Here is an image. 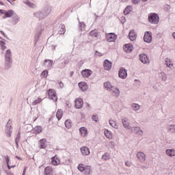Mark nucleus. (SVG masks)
Instances as JSON below:
<instances>
[{"label": "nucleus", "instance_id": "37998d69", "mask_svg": "<svg viewBox=\"0 0 175 175\" xmlns=\"http://www.w3.org/2000/svg\"><path fill=\"white\" fill-rule=\"evenodd\" d=\"M111 91H112V92L115 94L116 96H120V94L121 92L120 91V89L118 88H115V89Z\"/></svg>", "mask_w": 175, "mask_h": 175}, {"label": "nucleus", "instance_id": "b1692460", "mask_svg": "<svg viewBox=\"0 0 175 175\" xmlns=\"http://www.w3.org/2000/svg\"><path fill=\"white\" fill-rule=\"evenodd\" d=\"M44 175H53V168L50 166H47L44 169Z\"/></svg>", "mask_w": 175, "mask_h": 175}, {"label": "nucleus", "instance_id": "c756f323", "mask_svg": "<svg viewBox=\"0 0 175 175\" xmlns=\"http://www.w3.org/2000/svg\"><path fill=\"white\" fill-rule=\"evenodd\" d=\"M102 161H109L110 159V153L105 152L101 157Z\"/></svg>", "mask_w": 175, "mask_h": 175}, {"label": "nucleus", "instance_id": "f8f14e48", "mask_svg": "<svg viewBox=\"0 0 175 175\" xmlns=\"http://www.w3.org/2000/svg\"><path fill=\"white\" fill-rule=\"evenodd\" d=\"M80 152L83 157H88V155L91 154V152L90 151V148L87 146L81 147Z\"/></svg>", "mask_w": 175, "mask_h": 175}, {"label": "nucleus", "instance_id": "72a5a7b5", "mask_svg": "<svg viewBox=\"0 0 175 175\" xmlns=\"http://www.w3.org/2000/svg\"><path fill=\"white\" fill-rule=\"evenodd\" d=\"M59 35H64L66 32V29H65V25H61V27L59 28L58 31Z\"/></svg>", "mask_w": 175, "mask_h": 175}, {"label": "nucleus", "instance_id": "f704fd0d", "mask_svg": "<svg viewBox=\"0 0 175 175\" xmlns=\"http://www.w3.org/2000/svg\"><path fill=\"white\" fill-rule=\"evenodd\" d=\"M167 131H168V132H170L171 133H175V124L168 125Z\"/></svg>", "mask_w": 175, "mask_h": 175}, {"label": "nucleus", "instance_id": "c85d7f7f", "mask_svg": "<svg viewBox=\"0 0 175 175\" xmlns=\"http://www.w3.org/2000/svg\"><path fill=\"white\" fill-rule=\"evenodd\" d=\"M122 122L123 124V126L124 129H126L127 131H129L131 129V126H129V123H126V118H123L122 120Z\"/></svg>", "mask_w": 175, "mask_h": 175}, {"label": "nucleus", "instance_id": "5701e85b", "mask_svg": "<svg viewBox=\"0 0 175 175\" xmlns=\"http://www.w3.org/2000/svg\"><path fill=\"white\" fill-rule=\"evenodd\" d=\"M16 14V12L13 10H9L8 11H5V17H8V18H10V17H12Z\"/></svg>", "mask_w": 175, "mask_h": 175}, {"label": "nucleus", "instance_id": "bf43d9fd", "mask_svg": "<svg viewBox=\"0 0 175 175\" xmlns=\"http://www.w3.org/2000/svg\"><path fill=\"white\" fill-rule=\"evenodd\" d=\"M20 139H21V137H16L15 139V143H18L20 142Z\"/></svg>", "mask_w": 175, "mask_h": 175}, {"label": "nucleus", "instance_id": "a878e982", "mask_svg": "<svg viewBox=\"0 0 175 175\" xmlns=\"http://www.w3.org/2000/svg\"><path fill=\"white\" fill-rule=\"evenodd\" d=\"M43 127L42 126H36L33 129V132L36 133V135H39L42 132Z\"/></svg>", "mask_w": 175, "mask_h": 175}, {"label": "nucleus", "instance_id": "ddd939ff", "mask_svg": "<svg viewBox=\"0 0 175 175\" xmlns=\"http://www.w3.org/2000/svg\"><path fill=\"white\" fill-rule=\"evenodd\" d=\"M79 135L81 137H87L88 136V129L85 126L80 127L79 129Z\"/></svg>", "mask_w": 175, "mask_h": 175}, {"label": "nucleus", "instance_id": "3c124183", "mask_svg": "<svg viewBox=\"0 0 175 175\" xmlns=\"http://www.w3.org/2000/svg\"><path fill=\"white\" fill-rule=\"evenodd\" d=\"M42 76H43V77H47V76H49V70H45L42 72Z\"/></svg>", "mask_w": 175, "mask_h": 175}, {"label": "nucleus", "instance_id": "2f4dec72", "mask_svg": "<svg viewBox=\"0 0 175 175\" xmlns=\"http://www.w3.org/2000/svg\"><path fill=\"white\" fill-rule=\"evenodd\" d=\"M62 116H64V111H62V109H58L56 113L58 121L62 118Z\"/></svg>", "mask_w": 175, "mask_h": 175}, {"label": "nucleus", "instance_id": "338daca9", "mask_svg": "<svg viewBox=\"0 0 175 175\" xmlns=\"http://www.w3.org/2000/svg\"><path fill=\"white\" fill-rule=\"evenodd\" d=\"M64 64H65V65L69 64V60H65Z\"/></svg>", "mask_w": 175, "mask_h": 175}, {"label": "nucleus", "instance_id": "2eb2a0df", "mask_svg": "<svg viewBox=\"0 0 175 175\" xmlns=\"http://www.w3.org/2000/svg\"><path fill=\"white\" fill-rule=\"evenodd\" d=\"M103 66L105 70H110L113 66V63L106 59L103 62Z\"/></svg>", "mask_w": 175, "mask_h": 175}, {"label": "nucleus", "instance_id": "1a4fd4ad", "mask_svg": "<svg viewBox=\"0 0 175 175\" xmlns=\"http://www.w3.org/2000/svg\"><path fill=\"white\" fill-rule=\"evenodd\" d=\"M106 39L109 43L117 40V36L114 33H108L106 34Z\"/></svg>", "mask_w": 175, "mask_h": 175}, {"label": "nucleus", "instance_id": "bb28decb", "mask_svg": "<svg viewBox=\"0 0 175 175\" xmlns=\"http://www.w3.org/2000/svg\"><path fill=\"white\" fill-rule=\"evenodd\" d=\"M165 154L168 157H175V150L174 149H167L165 150Z\"/></svg>", "mask_w": 175, "mask_h": 175}, {"label": "nucleus", "instance_id": "8fccbe9b", "mask_svg": "<svg viewBox=\"0 0 175 175\" xmlns=\"http://www.w3.org/2000/svg\"><path fill=\"white\" fill-rule=\"evenodd\" d=\"M92 121H94L95 122H98V121H99V118H98V116H96V115H93L92 116Z\"/></svg>", "mask_w": 175, "mask_h": 175}, {"label": "nucleus", "instance_id": "6e6552de", "mask_svg": "<svg viewBox=\"0 0 175 175\" xmlns=\"http://www.w3.org/2000/svg\"><path fill=\"white\" fill-rule=\"evenodd\" d=\"M21 21V18L17 14H15L11 18L10 23L12 24V25H17L18 23Z\"/></svg>", "mask_w": 175, "mask_h": 175}, {"label": "nucleus", "instance_id": "052dcab7", "mask_svg": "<svg viewBox=\"0 0 175 175\" xmlns=\"http://www.w3.org/2000/svg\"><path fill=\"white\" fill-rule=\"evenodd\" d=\"M1 33H2V35L3 36L4 38H8V35H6V33H5V32H3V31H0Z\"/></svg>", "mask_w": 175, "mask_h": 175}, {"label": "nucleus", "instance_id": "7ed1b4c3", "mask_svg": "<svg viewBox=\"0 0 175 175\" xmlns=\"http://www.w3.org/2000/svg\"><path fill=\"white\" fill-rule=\"evenodd\" d=\"M148 21L150 24L157 25L159 23V15L157 13H150L148 14Z\"/></svg>", "mask_w": 175, "mask_h": 175}, {"label": "nucleus", "instance_id": "864d4df0", "mask_svg": "<svg viewBox=\"0 0 175 175\" xmlns=\"http://www.w3.org/2000/svg\"><path fill=\"white\" fill-rule=\"evenodd\" d=\"M95 55H96L97 57H103V53L98 51H95Z\"/></svg>", "mask_w": 175, "mask_h": 175}, {"label": "nucleus", "instance_id": "680f3d73", "mask_svg": "<svg viewBox=\"0 0 175 175\" xmlns=\"http://www.w3.org/2000/svg\"><path fill=\"white\" fill-rule=\"evenodd\" d=\"M125 165H126V166L130 167L131 163L129 161H125Z\"/></svg>", "mask_w": 175, "mask_h": 175}, {"label": "nucleus", "instance_id": "a18cd8bd", "mask_svg": "<svg viewBox=\"0 0 175 175\" xmlns=\"http://www.w3.org/2000/svg\"><path fill=\"white\" fill-rule=\"evenodd\" d=\"M5 44H6V42H5V41L1 40L0 41V46L1 47V50H6V46H5Z\"/></svg>", "mask_w": 175, "mask_h": 175}, {"label": "nucleus", "instance_id": "e433bc0d", "mask_svg": "<svg viewBox=\"0 0 175 175\" xmlns=\"http://www.w3.org/2000/svg\"><path fill=\"white\" fill-rule=\"evenodd\" d=\"M109 122L112 128H114L115 129H118V125L117 124V122H116L114 120H109Z\"/></svg>", "mask_w": 175, "mask_h": 175}, {"label": "nucleus", "instance_id": "13d9d810", "mask_svg": "<svg viewBox=\"0 0 175 175\" xmlns=\"http://www.w3.org/2000/svg\"><path fill=\"white\" fill-rule=\"evenodd\" d=\"M132 3H133V5H137V4H139V1L132 0Z\"/></svg>", "mask_w": 175, "mask_h": 175}, {"label": "nucleus", "instance_id": "774afa93", "mask_svg": "<svg viewBox=\"0 0 175 175\" xmlns=\"http://www.w3.org/2000/svg\"><path fill=\"white\" fill-rule=\"evenodd\" d=\"M7 175H14V174H13V173L10 172H7Z\"/></svg>", "mask_w": 175, "mask_h": 175}, {"label": "nucleus", "instance_id": "4be33fe9", "mask_svg": "<svg viewBox=\"0 0 175 175\" xmlns=\"http://www.w3.org/2000/svg\"><path fill=\"white\" fill-rule=\"evenodd\" d=\"M129 38L131 42H134L136 40V33H135V30H131L129 33Z\"/></svg>", "mask_w": 175, "mask_h": 175}, {"label": "nucleus", "instance_id": "4d7b16f0", "mask_svg": "<svg viewBox=\"0 0 175 175\" xmlns=\"http://www.w3.org/2000/svg\"><path fill=\"white\" fill-rule=\"evenodd\" d=\"M6 11H7V10H0V13H1V14H4V16H5V14H6Z\"/></svg>", "mask_w": 175, "mask_h": 175}, {"label": "nucleus", "instance_id": "5fc2aeb1", "mask_svg": "<svg viewBox=\"0 0 175 175\" xmlns=\"http://www.w3.org/2000/svg\"><path fill=\"white\" fill-rule=\"evenodd\" d=\"M57 84L59 85V88H64V84L62 81H57Z\"/></svg>", "mask_w": 175, "mask_h": 175}, {"label": "nucleus", "instance_id": "393cba45", "mask_svg": "<svg viewBox=\"0 0 175 175\" xmlns=\"http://www.w3.org/2000/svg\"><path fill=\"white\" fill-rule=\"evenodd\" d=\"M165 64L166 65V66H167V68H170V69H172V68H173V64L172 63V60L169 57L165 58Z\"/></svg>", "mask_w": 175, "mask_h": 175}, {"label": "nucleus", "instance_id": "49530a36", "mask_svg": "<svg viewBox=\"0 0 175 175\" xmlns=\"http://www.w3.org/2000/svg\"><path fill=\"white\" fill-rule=\"evenodd\" d=\"M43 30H40V31H38L36 34L35 35L36 40H38L39 38H40V35L42 34V32Z\"/></svg>", "mask_w": 175, "mask_h": 175}, {"label": "nucleus", "instance_id": "69168bd1", "mask_svg": "<svg viewBox=\"0 0 175 175\" xmlns=\"http://www.w3.org/2000/svg\"><path fill=\"white\" fill-rule=\"evenodd\" d=\"M21 137V133L20 132L18 133V135L16 136V137Z\"/></svg>", "mask_w": 175, "mask_h": 175}, {"label": "nucleus", "instance_id": "4c0bfd02", "mask_svg": "<svg viewBox=\"0 0 175 175\" xmlns=\"http://www.w3.org/2000/svg\"><path fill=\"white\" fill-rule=\"evenodd\" d=\"M104 133H105V136H106L107 139L113 138V135L111 134V131H109V130H105Z\"/></svg>", "mask_w": 175, "mask_h": 175}, {"label": "nucleus", "instance_id": "39448f33", "mask_svg": "<svg viewBox=\"0 0 175 175\" xmlns=\"http://www.w3.org/2000/svg\"><path fill=\"white\" fill-rule=\"evenodd\" d=\"M129 131H131L133 133L138 135V136H143V130H142L139 126L130 127Z\"/></svg>", "mask_w": 175, "mask_h": 175}, {"label": "nucleus", "instance_id": "f03ea898", "mask_svg": "<svg viewBox=\"0 0 175 175\" xmlns=\"http://www.w3.org/2000/svg\"><path fill=\"white\" fill-rule=\"evenodd\" d=\"M50 13H51V8L47 7L41 12H35L33 16L34 17H36V18H38V20H43L46 18V16L49 15Z\"/></svg>", "mask_w": 175, "mask_h": 175}, {"label": "nucleus", "instance_id": "9b49d317", "mask_svg": "<svg viewBox=\"0 0 175 175\" xmlns=\"http://www.w3.org/2000/svg\"><path fill=\"white\" fill-rule=\"evenodd\" d=\"M139 60L142 64H150V59L148 58V55L145 53H142L139 55Z\"/></svg>", "mask_w": 175, "mask_h": 175}, {"label": "nucleus", "instance_id": "0eeeda50", "mask_svg": "<svg viewBox=\"0 0 175 175\" xmlns=\"http://www.w3.org/2000/svg\"><path fill=\"white\" fill-rule=\"evenodd\" d=\"M118 76L120 79H126V77H128V71L126 70V69H125V68L122 67L119 70Z\"/></svg>", "mask_w": 175, "mask_h": 175}, {"label": "nucleus", "instance_id": "a19ab883", "mask_svg": "<svg viewBox=\"0 0 175 175\" xmlns=\"http://www.w3.org/2000/svg\"><path fill=\"white\" fill-rule=\"evenodd\" d=\"M79 29L81 31H84V29H85V23H84V22H80V21H79Z\"/></svg>", "mask_w": 175, "mask_h": 175}, {"label": "nucleus", "instance_id": "603ef678", "mask_svg": "<svg viewBox=\"0 0 175 175\" xmlns=\"http://www.w3.org/2000/svg\"><path fill=\"white\" fill-rule=\"evenodd\" d=\"M161 76L163 81H166V79H167V77H166V74L163 72L161 74Z\"/></svg>", "mask_w": 175, "mask_h": 175}, {"label": "nucleus", "instance_id": "6e6d98bb", "mask_svg": "<svg viewBox=\"0 0 175 175\" xmlns=\"http://www.w3.org/2000/svg\"><path fill=\"white\" fill-rule=\"evenodd\" d=\"M83 64H84V61L81 60V61L79 62L78 65H79V66L81 68V66H83Z\"/></svg>", "mask_w": 175, "mask_h": 175}, {"label": "nucleus", "instance_id": "473e14b6", "mask_svg": "<svg viewBox=\"0 0 175 175\" xmlns=\"http://www.w3.org/2000/svg\"><path fill=\"white\" fill-rule=\"evenodd\" d=\"M126 51H133V45L132 44H126L124 45Z\"/></svg>", "mask_w": 175, "mask_h": 175}, {"label": "nucleus", "instance_id": "cd10ccee", "mask_svg": "<svg viewBox=\"0 0 175 175\" xmlns=\"http://www.w3.org/2000/svg\"><path fill=\"white\" fill-rule=\"evenodd\" d=\"M89 35L90 36H92V38H98L99 37V32L96 29L92 30L90 32Z\"/></svg>", "mask_w": 175, "mask_h": 175}, {"label": "nucleus", "instance_id": "7c9ffc66", "mask_svg": "<svg viewBox=\"0 0 175 175\" xmlns=\"http://www.w3.org/2000/svg\"><path fill=\"white\" fill-rule=\"evenodd\" d=\"M51 163L54 166H57V165H59V163H61V161H59V159H56L55 157H53L51 159Z\"/></svg>", "mask_w": 175, "mask_h": 175}, {"label": "nucleus", "instance_id": "4468645a", "mask_svg": "<svg viewBox=\"0 0 175 175\" xmlns=\"http://www.w3.org/2000/svg\"><path fill=\"white\" fill-rule=\"evenodd\" d=\"M83 105H84V103L83 102L82 98H79L75 99V106L76 109H83Z\"/></svg>", "mask_w": 175, "mask_h": 175}, {"label": "nucleus", "instance_id": "0e129e2a", "mask_svg": "<svg viewBox=\"0 0 175 175\" xmlns=\"http://www.w3.org/2000/svg\"><path fill=\"white\" fill-rule=\"evenodd\" d=\"M25 172H27V169L26 168L24 169L22 175H25Z\"/></svg>", "mask_w": 175, "mask_h": 175}, {"label": "nucleus", "instance_id": "20e7f679", "mask_svg": "<svg viewBox=\"0 0 175 175\" xmlns=\"http://www.w3.org/2000/svg\"><path fill=\"white\" fill-rule=\"evenodd\" d=\"M48 95L49 96V98H51V100H53V102H57V100H58V98L57 97V93L55 92V90L54 89H49L48 92Z\"/></svg>", "mask_w": 175, "mask_h": 175}, {"label": "nucleus", "instance_id": "6ab92c4d", "mask_svg": "<svg viewBox=\"0 0 175 175\" xmlns=\"http://www.w3.org/2000/svg\"><path fill=\"white\" fill-rule=\"evenodd\" d=\"M137 157L140 162H144V161H146V154L143 152H138L137 153Z\"/></svg>", "mask_w": 175, "mask_h": 175}, {"label": "nucleus", "instance_id": "a211bd4d", "mask_svg": "<svg viewBox=\"0 0 175 175\" xmlns=\"http://www.w3.org/2000/svg\"><path fill=\"white\" fill-rule=\"evenodd\" d=\"M47 142V140L44 138L41 139L39 141V148H40L41 150H44V148H46V147H47V144H46V142Z\"/></svg>", "mask_w": 175, "mask_h": 175}, {"label": "nucleus", "instance_id": "aec40b11", "mask_svg": "<svg viewBox=\"0 0 175 175\" xmlns=\"http://www.w3.org/2000/svg\"><path fill=\"white\" fill-rule=\"evenodd\" d=\"M44 64L45 66H46V68H48V69H53V60L45 59L44 62Z\"/></svg>", "mask_w": 175, "mask_h": 175}, {"label": "nucleus", "instance_id": "79ce46f5", "mask_svg": "<svg viewBox=\"0 0 175 175\" xmlns=\"http://www.w3.org/2000/svg\"><path fill=\"white\" fill-rule=\"evenodd\" d=\"M6 165L8 166V170H10L12 169V165H9L10 163V158L8 157V156L5 157Z\"/></svg>", "mask_w": 175, "mask_h": 175}, {"label": "nucleus", "instance_id": "c03bdc74", "mask_svg": "<svg viewBox=\"0 0 175 175\" xmlns=\"http://www.w3.org/2000/svg\"><path fill=\"white\" fill-rule=\"evenodd\" d=\"M41 102H42V98H38V99H36L34 101H33L32 105L33 106H36V105L40 103Z\"/></svg>", "mask_w": 175, "mask_h": 175}, {"label": "nucleus", "instance_id": "c9c22d12", "mask_svg": "<svg viewBox=\"0 0 175 175\" xmlns=\"http://www.w3.org/2000/svg\"><path fill=\"white\" fill-rule=\"evenodd\" d=\"M23 3H25V5H27V6H29V8H31V9H34L35 8V4H33V3L26 0L23 1Z\"/></svg>", "mask_w": 175, "mask_h": 175}, {"label": "nucleus", "instance_id": "58836bf2", "mask_svg": "<svg viewBox=\"0 0 175 175\" xmlns=\"http://www.w3.org/2000/svg\"><path fill=\"white\" fill-rule=\"evenodd\" d=\"M132 7H131V6H127L125 9H124V12H123V13H124V16H126V15H128V14H129V13H131V12H132Z\"/></svg>", "mask_w": 175, "mask_h": 175}, {"label": "nucleus", "instance_id": "ea45409f", "mask_svg": "<svg viewBox=\"0 0 175 175\" xmlns=\"http://www.w3.org/2000/svg\"><path fill=\"white\" fill-rule=\"evenodd\" d=\"M132 110H134V111H137V110L140 109V106L139 104L137 103H133L131 105Z\"/></svg>", "mask_w": 175, "mask_h": 175}, {"label": "nucleus", "instance_id": "e2e57ef3", "mask_svg": "<svg viewBox=\"0 0 175 175\" xmlns=\"http://www.w3.org/2000/svg\"><path fill=\"white\" fill-rule=\"evenodd\" d=\"M15 158H16V159H19V161H22V160H23V159H21V157H18V156H16Z\"/></svg>", "mask_w": 175, "mask_h": 175}, {"label": "nucleus", "instance_id": "9d476101", "mask_svg": "<svg viewBox=\"0 0 175 175\" xmlns=\"http://www.w3.org/2000/svg\"><path fill=\"white\" fill-rule=\"evenodd\" d=\"M12 120H9L7 124L5 125V132L9 137H12Z\"/></svg>", "mask_w": 175, "mask_h": 175}, {"label": "nucleus", "instance_id": "f3484780", "mask_svg": "<svg viewBox=\"0 0 175 175\" xmlns=\"http://www.w3.org/2000/svg\"><path fill=\"white\" fill-rule=\"evenodd\" d=\"M81 75L83 77H90L92 75V70L90 69H85L81 71Z\"/></svg>", "mask_w": 175, "mask_h": 175}, {"label": "nucleus", "instance_id": "dca6fc26", "mask_svg": "<svg viewBox=\"0 0 175 175\" xmlns=\"http://www.w3.org/2000/svg\"><path fill=\"white\" fill-rule=\"evenodd\" d=\"M78 85L80 90H81V91H83V92L88 90V84H87V83L85 82H79L78 83Z\"/></svg>", "mask_w": 175, "mask_h": 175}, {"label": "nucleus", "instance_id": "f257e3e1", "mask_svg": "<svg viewBox=\"0 0 175 175\" xmlns=\"http://www.w3.org/2000/svg\"><path fill=\"white\" fill-rule=\"evenodd\" d=\"M4 59L5 69H10V68H12V66L13 65V59L12 57V51H10V49H8L5 51Z\"/></svg>", "mask_w": 175, "mask_h": 175}, {"label": "nucleus", "instance_id": "423d86ee", "mask_svg": "<svg viewBox=\"0 0 175 175\" xmlns=\"http://www.w3.org/2000/svg\"><path fill=\"white\" fill-rule=\"evenodd\" d=\"M144 41L146 43H151V42H152V33L146 31L144 36Z\"/></svg>", "mask_w": 175, "mask_h": 175}, {"label": "nucleus", "instance_id": "de8ad7c7", "mask_svg": "<svg viewBox=\"0 0 175 175\" xmlns=\"http://www.w3.org/2000/svg\"><path fill=\"white\" fill-rule=\"evenodd\" d=\"M65 126L68 128V129H69L70 126H72V124H70V121H69V120H66L65 121Z\"/></svg>", "mask_w": 175, "mask_h": 175}, {"label": "nucleus", "instance_id": "412c9836", "mask_svg": "<svg viewBox=\"0 0 175 175\" xmlns=\"http://www.w3.org/2000/svg\"><path fill=\"white\" fill-rule=\"evenodd\" d=\"M104 87L105 88H107V91H113L115 90V87L109 81L104 83Z\"/></svg>", "mask_w": 175, "mask_h": 175}, {"label": "nucleus", "instance_id": "09e8293b", "mask_svg": "<svg viewBox=\"0 0 175 175\" xmlns=\"http://www.w3.org/2000/svg\"><path fill=\"white\" fill-rule=\"evenodd\" d=\"M77 169L79 170V172H84V170H85V168H84L83 164H79L77 167Z\"/></svg>", "mask_w": 175, "mask_h": 175}]
</instances>
